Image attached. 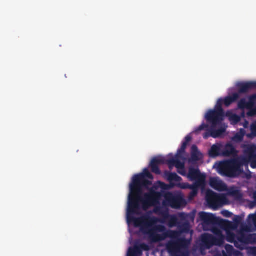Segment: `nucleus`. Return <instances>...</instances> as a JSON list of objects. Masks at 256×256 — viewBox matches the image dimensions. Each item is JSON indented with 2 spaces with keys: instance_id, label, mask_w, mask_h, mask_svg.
Instances as JSON below:
<instances>
[{
  "instance_id": "nucleus-2",
  "label": "nucleus",
  "mask_w": 256,
  "mask_h": 256,
  "mask_svg": "<svg viewBox=\"0 0 256 256\" xmlns=\"http://www.w3.org/2000/svg\"><path fill=\"white\" fill-rule=\"evenodd\" d=\"M146 178L153 180L154 176L147 168H145L142 173L136 174L132 178L130 184V192L128 196L140 198L142 193V188H148L152 184V181Z\"/></svg>"
},
{
  "instance_id": "nucleus-17",
  "label": "nucleus",
  "mask_w": 256,
  "mask_h": 256,
  "mask_svg": "<svg viewBox=\"0 0 256 256\" xmlns=\"http://www.w3.org/2000/svg\"><path fill=\"white\" fill-rule=\"evenodd\" d=\"M210 184L212 188L220 192L226 190L227 188L225 184L216 178H212L210 181Z\"/></svg>"
},
{
  "instance_id": "nucleus-35",
  "label": "nucleus",
  "mask_w": 256,
  "mask_h": 256,
  "mask_svg": "<svg viewBox=\"0 0 256 256\" xmlns=\"http://www.w3.org/2000/svg\"><path fill=\"white\" fill-rule=\"evenodd\" d=\"M248 223L252 224L256 228V214H250L248 216Z\"/></svg>"
},
{
  "instance_id": "nucleus-54",
  "label": "nucleus",
  "mask_w": 256,
  "mask_h": 256,
  "mask_svg": "<svg viewBox=\"0 0 256 256\" xmlns=\"http://www.w3.org/2000/svg\"><path fill=\"white\" fill-rule=\"evenodd\" d=\"M254 83L256 84V85L254 86V88H256V82H254Z\"/></svg>"
},
{
  "instance_id": "nucleus-19",
  "label": "nucleus",
  "mask_w": 256,
  "mask_h": 256,
  "mask_svg": "<svg viewBox=\"0 0 256 256\" xmlns=\"http://www.w3.org/2000/svg\"><path fill=\"white\" fill-rule=\"evenodd\" d=\"M225 249L226 252L222 250V256H244L242 252L235 250L231 245L226 244Z\"/></svg>"
},
{
  "instance_id": "nucleus-3",
  "label": "nucleus",
  "mask_w": 256,
  "mask_h": 256,
  "mask_svg": "<svg viewBox=\"0 0 256 256\" xmlns=\"http://www.w3.org/2000/svg\"><path fill=\"white\" fill-rule=\"evenodd\" d=\"M133 246L130 247L127 252V256H140L142 251H148L152 250V254L156 255L157 252L162 254L164 251L163 244L161 243L162 241H148V244L140 243V241H135Z\"/></svg>"
},
{
  "instance_id": "nucleus-36",
  "label": "nucleus",
  "mask_w": 256,
  "mask_h": 256,
  "mask_svg": "<svg viewBox=\"0 0 256 256\" xmlns=\"http://www.w3.org/2000/svg\"><path fill=\"white\" fill-rule=\"evenodd\" d=\"M244 130L242 129L240 134H236L234 136V140L236 142H241L244 136Z\"/></svg>"
},
{
  "instance_id": "nucleus-45",
  "label": "nucleus",
  "mask_w": 256,
  "mask_h": 256,
  "mask_svg": "<svg viewBox=\"0 0 256 256\" xmlns=\"http://www.w3.org/2000/svg\"><path fill=\"white\" fill-rule=\"evenodd\" d=\"M162 212V208L160 206H156L154 209V212L157 214H160Z\"/></svg>"
},
{
  "instance_id": "nucleus-49",
  "label": "nucleus",
  "mask_w": 256,
  "mask_h": 256,
  "mask_svg": "<svg viewBox=\"0 0 256 256\" xmlns=\"http://www.w3.org/2000/svg\"><path fill=\"white\" fill-rule=\"evenodd\" d=\"M178 172L180 174H181L182 176H184L186 175V171H185V170H184V168L183 169L178 170Z\"/></svg>"
},
{
  "instance_id": "nucleus-40",
  "label": "nucleus",
  "mask_w": 256,
  "mask_h": 256,
  "mask_svg": "<svg viewBox=\"0 0 256 256\" xmlns=\"http://www.w3.org/2000/svg\"><path fill=\"white\" fill-rule=\"evenodd\" d=\"M242 220V218L240 216H236L233 218L234 224H236L237 227L240 224Z\"/></svg>"
},
{
  "instance_id": "nucleus-28",
  "label": "nucleus",
  "mask_w": 256,
  "mask_h": 256,
  "mask_svg": "<svg viewBox=\"0 0 256 256\" xmlns=\"http://www.w3.org/2000/svg\"><path fill=\"white\" fill-rule=\"evenodd\" d=\"M198 242V241H196ZM202 242L206 248H207L208 250H210L211 248H212L214 246H220L225 241H200Z\"/></svg>"
},
{
  "instance_id": "nucleus-5",
  "label": "nucleus",
  "mask_w": 256,
  "mask_h": 256,
  "mask_svg": "<svg viewBox=\"0 0 256 256\" xmlns=\"http://www.w3.org/2000/svg\"><path fill=\"white\" fill-rule=\"evenodd\" d=\"M166 249L170 256H189L188 247L192 241H168Z\"/></svg>"
},
{
  "instance_id": "nucleus-20",
  "label": "nucleus",
  "mask_w": 256,
  "mask_h": 256,
  "mask_svg": "<svg viewBox=\"0 0 256 256\" xmlns=\"http://www.w3.org/2000/svg\"><path fill=\"white\" fill-rule=\"evenodd\" d=\"M166 162L170 170L172 169L174 166H176L178 170L183 169L184 167V163L181 162L178 158H172L166 160Z\"/></svg>"
},
{
  "instance_id": "nucleus-24",
  "label": "nucleus",
  "mask_w": 256,
  "mask_h": 256,
  "mask_svg": "<svg viewBox=\"0 0 256 256\" xmlns=\"http://www.w3.org/2000/svg\"><path fill=\"white\" fill-rule=\"evenodd\" d=\"M208 154L211 158H216L222 155L220 145L218 144L212 145L208 152Z\"/></svg>"
},
{
  "instance_id": "nucleus-50",
  "label": "nucleus",
  "mask_w": 256,
  "mask_h": 256,
  "mask_svg": "<svg viewBox=\"0 0 256 256\" xmlns=\"http://www.w3.org/2000/svg\"><path fill=\"white\" fill-rule=\"evenodd\" d=\"M250 252L252 256H256V247L252 248Z\"/></svg>"
},
{
  "instance_id": "nucleus-21",
  "label": "nucleus",
  "mask_w": 256,
  "mask_h": 256,
  "mask_svg": "<svg viewBox=\"0 0 256 256\" xmlns=\"http://www.w3.org/2000/svg\"><path fill=\"white\" fill-rule=\"evenodd\" d=\"M238 152L232 144H227L224 150L222 152V155L224 156H235Z\"/></svg>"
},
{
  "instance_id": "nucleus-39",
  "label": "nucleus",
  "mask_w": 256,
  "mask_h": 256,
  "mask_svg": "<svg viewBox=\"0 0 256 256\" xmlns=\"http://www.w3.org/2000/svg\"><path fill=\"white\" fill-rule=\"evenodd\" d=\"M228 242L230 243H234V245L237 246V244L240 243H244L245 244H256V241H228Z\"/></svg>"
},
{
  "instance_id": "nucleus-10",
  "label": "nucleus",
  "mask_w": 256,
  "mask_h": 256,
  "mask_svg": "<svg viewBox=\"0 0 256 256\" xmlns=\"http://www.w3.org/2000/svg\"><path fill=\"white\" fill-rule=\"evenodd\" d=\"M245 156L241 158L242 166L248 165L250 162L252 168H256V145L248 146L244 152Z\"/></svg>"
},
{
  "instance_id": "nucleus-18",
  "label": "nucleus",
  "mask_w": 256,
  "mask_h": 256,
  "mask_svg": "<svg viewBox=\"0 0 256 256\" xmlns=\"http://www.w3.org/2000/svg\"><path fill=\"white\" fill-rule=\"evenodd\" d=\"M256 84L254 82H240L238 84V94H245L249 90L254 89Z\"/></svg>"
},
{
  "instance_id": "nucleus-13",
  "label": "nucleus",
  "mask_w": 256,
  "mask_h": 256,
  "mask_svg": "<svg viewBox=\"0 0 256 256\" xmlns=\"http://www.w3.org/2000/svg\"><path fill=\"white\" fill-rule=\"evenodd\" d=\"M215 238L208 234H204L198 240H225V236L222 233V230L218 228H213L212 230Z\"/></svg>"
},
{
  "instance_id": "nucleus-26",
  "label": "nucleus",
  "mask_w": 256,
  "mask_h": 256,
  "mask_svg": "<svg viewBox=\"0 0 256 256\" xmlns=\"http://www.w3.org/2000/svg\"><path fill=\"white\" fill-rule=\"evenodd\" d=\"M225 116L228 118L230 121L234 124H237L240 120V118L239 116L233 114L230 111L226 112Z\"/></svg>"
},
{
  "instance_id": "nucleus-27",
  "label": "nucleus",
  "mask_w": 256,
  "mask_h": 256,
  "mask_svg": "<svg viewBox=\"0 0 256 256\" xmlns=\"http://www.w3.org/2000/svg\"><path fill=\"white\" fill-rule=\"evenodd\" d=\"M165 175L167 177V179L170 182H180L182 180V178L178 176L175 172H165Z\"/></svg>"
},
{
  "instance_id": "nucleus-7",
  "label": "nucleus",
  "mask_w": 256,
  "mask_h": 256,
  "mask_svg": "<svg viewBox=\"0 0 256 256\" xmlns=\"http://www.w3.org/2000/svg\"><path fill=\"white\" fill-rule=\"evenodd\" d=\"M140 195L138 200V204H142V208L146 210L150 206H156L160 204V200L162 198V194L160 192H156L150 188L148 192L144 194L143 197Z\"/></svg>"
},
{
  "instance_id": "nucleus-47",
  "label": "nucleus",
  "mask_w": 256,
  "mask_h": 256,
  "mask_svg": "<svg viewBox=\"0 0 256 256\" xmlns=\"http://www.w3.org/2000/svg\"><path fill=\"white\" fill-rule=\"evenodd\" d=\"M198 194V192L196 190H192V192H190V198H194V196H196Z\"/></svg>"
},
{
  "instance_id": "nucleus-4",
  "label": "nucleus",
  "mask_w": 256,
  "mask_h": 256,
  "mask_svg": "<svg viewBox=\"0 0 256 256\" xmlns=\"http://www.w3.org/2000/svg\"><path fill=\"white\" fill-rule=\"evenodd\" d=\"M242 166L241 159H231L221 162L218 166V172L222 176L235 178L243 172Z\"/></svg>"
},
{
  "instance_id": "nucleus-25",
  "label": "nucleus",
  "mask_w": 256,
  "mask_h": 256,
  "mask_svg": "<svg viewBox=\"0 0 256 256\" xmlns=\"http://www.w3.org/2000/svg\"><path fill=\"white\" fill-rule=\"evenodd\" d=\"M192 137L190 135H188L184 138V140L182 142V146L178 150L176 156L178 158L180 156L185 152L188 143L190 142Z\"/></svg>"
},
{
  "instance_id": "nucleus-6",
  "label": "nucleus",
  "mask_w": 256,
  "mask_h": 256,
  "mask_svg": "<svg viewBox=\"0 0 256 256\" xmlns=\"http://www.w3.org/2000/svg\"><path fill=\"white\" fill-rule=\"evenodd\" d=\"M225 112L221 107L220 102L216 104L214 110H209L205 116L207 122L210 124L212 128H215L224 120Z\"/></svg>"
},
{
  "instance_id": "nucleus-42",
  "label": "nucleus",
  "mask_w": 256,
  "mask_h": 256,
  "mask_svg": "<svg viewBox=\"0 0 256 256\" xmlns=\"http://www.w3.org/2000/svg\"><path fill=\"white\" fill-rule=\"evenodd\" d=\"M212 137V129L210 128V130L204 132L203 134V138L204 139H208L209 137Z\"/></svg>"
},
{
  "instance_id": "nucleus-31",
  "label": "nucleus",
  "mask_w": 256,
  "mask_h": 256,
  "mask_svg": "<svg viewBox=\"0 0 256 256\" xmlns=\"http://www.w3.org/2000/svg\"><path fill=\"white\" fill-rule=\"evenodd\" d=\"M198 244L196 243V246H194V248H193V250H198L202 255H205V251L208 249L207 248H206L204 244L202 242L201 243L199 244L198 246Z\"/></svg>"
},
{
  "instance_id": "nucleus-46",
  "label": "nucleus",
  "mask_w": 256,
  "mask_h": 256,
  "mask_svg": "<svg viewBox=\"0 0 256 256\" xmlns=\"http://www.w3.org/2000/svg\"><path fill=\"white\" fill-rule=\"evenodd\" d=\"M223 215L226 218H230L232 216V214L228 210H224L222 212Z\"/></svg>"
},
{
  "instance_id": "nucleus-37",
  "label": "nucleus",
  "mask_w": 256,
  "mask_h": 256,
  "mask_svg": "<svg viewBox=\"0 0 256 256\" xmlns=\"http://www.w3.org/2000/svg\"><path fill=\"white\" fill-rule=\"evenodd\" d=\"M226 227L224 228V230H236L237 228L236 224H234V223H232L231 222H226Z\"/></svg>"
},
{
  "instance_id": "nucleus-33",
  "label": "nucleus",
  "mask_w": 256,
  "mask_h": 256,
  "mask_svg": "<svg viewBox=\"0 0 256 256\" xmlns=\"http://www.w3.org/2000/svg\"><path fill=\"white\" fill-rule=\"evenodd\" d=\"M226 238L225 240H236V234L230 230H226Z\"/></svg>"
},
{
  "instance_id": "nucleus-57",
  "label": "nucleus",
  "mask_w": 256,
  "mask_h": 256,
  "mask_svg": "<svg viewBox=\"0 0 256 256\" xmlns=\"http://www.w3.org/2000/svg\"><path fill=\"white\" fill-rule=\"evenodd\" d=\"M255 192H256V191H254Z\"/></svg>"
},
{
  "instance_id": "nucleus-30",
  "label": "nucleus",
  "mask_w": 256,
  "mask_h": 256,
  "mask_svg": "<svg viewBox=\"0 0 256 256\" xmlns=\"http://www.w3.org/2000/svg\"><path fill=\"white\" fill-rule=\"evenodd\" d=\"M212 129V128H211ZM226 132V128H220L218 130H215L212 128V138H217L222 136Z\"/></svg>"
},
{
  "instance_id": "nucleus-52",
  "label": "nucleus",
  "mask_w": 256,
  "mask_h": 256,
  "mask_svg": "<svg viewBox=\"0 0 256 256\" xmlns=\"http://www.w3.org/2000/svg\"><path fill=\"white\" fill-rule=\"evenodd\" d=\"M183 227H184V228H183V230H186V228H187V227H188V224H184V226H183Z\"/></svg>"
},
{
  "instance_id": "nucleus-1",
  "label": "nucleus",
  "mask_w": 256,
  "mask_h": 256,
  "mask_svg": "<svg viewBox=\"0 0 256 256\" xmlns=\"http://www.w3.org/2000/svg\"><path fill=\"white\" fill-rule=\"evenodd\" d=\"M138 200L137 197L128 196L126 211V221L128 225L133 224L135 227H140L141 232L148 236V240H165L167 238L170 240H192V238H178V233L176 231L166 230L162 225H156L159 220L155 216L144 215L135 218L134 215L140 210Z\"/></svg>"
},
{
  "instance_id": "nucleus-9",
  "label": "nucleus",
  "mask_w": 256,
  "mask_h": 256,
  "mask_svg": "<svg viewBox=\"0 0 256 256\" xmlns=\"http://www.w3.org/2000/svg\"><path fill=\"white\" fill-rule=\"evenodd\" d=\"M168 204L173 208H180L186 205V202L182 195L180 194H174L168 192L165 196Z\"/></svg>"
},
{
  "instance_id": "nucleus-29",
  "label": "nucleus",
  "mask_w": 256,
  "mask_h": 256,
  "mask_svg": "<svg viewBox=\"0 0 256 256\" xmlns=\"http://www.w3.org/2000/svg\"><path fill=\"white\" fill-rule=\"evenodd\" d=\"M170 228L176 226L178 224V219L174 215H171L166 222Z\"/></svg>"
},
{
  "instance_id": "nucleus-32",
  "label": "nucleus",
  "mask_w": 256,
  "mask_h": 256,
  "mask_svg": "<svg viewBox=\"0 0 256 256\" xmlns=\"http://www.w3.org/2000/svg\"><path fill=\"white\" fill-rule=\"evenodd\" d=\"M162 216V219L159 220L158 222H160L161 223H165L168 220L170 216H171L169 214L168 212V210H164L163 211L161 214H160Z\"/></svg>"
},
{
  "instance_id": "nucleus-53",
  "label": "nucleus",
  "mask_w": 256,
  "mask_h": 256,
  "mask_svg": "<svg viewBox=\"0 0 256 256\" xmlns=\"http://www.w3.org/2000/svg\"><path fill=\"white\" fill-rule=\"evenodd\" d=\"M214 256H222V255L221 254H218L215 255Z\"/></svg>"
},
{
  "instance_id": "nucleus-55",
  "label": "nucleus",
  "mask_w": 256,
  "mask_h": 256,
  "mask_svg": "<svg viewBox=\"0 0 256 256\" xmlns=\"http://www.w3.org/2000/svg\"><path fill=\"white\" fill-rule=\"evenodd\" d=\"M130 244H132V241H130Z\"/></svg>"
},
{
  "instance_id": "nucleus-48",
  "label": "nucleus",
  "mask_w": 256,
  "mask_h": 256,
  "mask_svg": "<svg viewBox=\"0 0 256 256\" xmlns=\"http://www.w3.org/2000/svg\"><path fill=\"white\" fill-rule=\"evenodd\" d=\"M252 196V198L254 200L253 203L254 204H256V192H254L252 194L250 195Z\"/></svg>"
},
{
  "instance_id": "nucleus-14",
  "label": "nucleus",
  "mask_w": 256,
  "mask_h": 256,
  "mask_svg": "<svg viewBox=\"0 0 256 256\" xmlns=\"http://www.w3.org/2000/svg\"><path fill=\"white\" fill-rule=\"evenodd\" d=\"M165 164H166V159L164 158L162 156L155 157L152 160L150 166L152 172L156 174H160L161 172L159 166Z\"/></svg>"
},
{
  "instance_id": "nucleus-12",
  "label": "nucleus",
  "mask_w": 256,
  "mask_h": 256,
  "mask_svg": "<svg viewBox=\"0 0 256 256\" xmlns=\"http://www.w3.org/2000/svg\"><path fill=\"white\" fill-rule=\"evenodd\" d=\"M199 217L204 226L216 224L220 221V219L214 214L204 212L199 213Z\"/></svg>"
},
{
  "instance_id": "nucleus-16",
  "label": "nucleus",
  "mask_w": 256,
  "mask_h": 256,
  "mask_svg": "<svg viewBox=\"0 0 256 256\" xmlns=\"http://www.w3.org/2000/svg\"><path fill=\"white\" fill-rule=\"evenodd\" d=\"M240 98V94L238 93H234L230 96H228L224 98H219L216 104H218L220 102L221 107L222 104H224L226 106H229L232 104L236 102Z\"/></svg>"
},
{
  "instance_id": "nucleus-44",
  "label": "nucleus",
  "mask_w": 256,
  "mask_h": 256,
  "mask_svg": "<svg viewBox=\"0 0 256 256\" xmlns=\"http://www.w3.org/2000/svg\"><path fill=\"white\" fill-rule=\"evenodd\" d=\"M205 185H198L196 182L195 184L190 186L191 189L192 190H196L197 192L198 191V188L200 186L203 187Z\"/></svg>"
},
{
  "instance_id": "nucleus-11",
  "label": "nucleus",
  "mask_w": 256,
  "mask_h": 256,
  "mask_svg": "<svg viewBox=\"0 0 256 256\" xmlns=\"http://www.w3.org/2000/svg\"><path fill=\"white\" fill-rule=\"evenodd\" d=\"M188 178L191 180L196 182L198 185H205L206 176L202 174L198 168L190 167L188 170Z\"/></svg>"
},
{
  "instance_id": "nucleus-56",
  "label": "nucleus",
  "mask_w": 256,
  "mask_h": 256,
  "mask_svg": "<svg viewBox=\"0 0 256 256\" xmlns=\"http://www.w3.org/2000/svg\"><path fill=\"white\" fill-rule=\"evenodd\" d=\"M254 124L256 125V121L254 122Z\"/></svg>"
},
{
  "instance_id": "nucleus-15",
  "label": "nucleus",
  "mask_w": 256,
  "mask_h": 256,
  "mask_svg": "<svg viewBox=\"0 0 256 256\" xmlns=\"http://www.w3.org/2000/svg\"><path fill=\"white\" fill-rule=\"evenodd\" d=\"M256 102V94L248 96V102H247L245 98L241 99L238 102V107L240 109L250 108L254 107Z\"/></svg>"
},
{
  "instance_id": "nucleus-23",
  "label": "nucleus",
  "mask_w": 256,
  "mask_h": 256,
  "mask_svg": "<svg viewBox=\"0 0 256 256\" xmlns=\"http://www.w3.org/2000/svg\"><path fill=\"white\" fill-rule=\"evenodd\" d=\"M191 156L190 161L191 162H196L200 160L201 153L198 151L196 146L193 145L191 148Z\"/></svg>"
},
{
  "instance_id": "nucleus-43",
  "label": "nucleus",
  "mask_w": 256,
  "mask_h": 256,
  "mask_svg": "<svg viewBox=\"0 0 256 256\" xmlns=\"http://www.w3.org/2000/svg\"><path fill=\"white\" fill-rule=\"evenodd\" d=\"M250 130L252 136H256V125L252 123L250 126Z\"/></svg>"
},
{
  "instance_id": "nucleus-51",
  "label": "nucleus",
  "mask_w": 256,
  "mask_h": 256,
  "mask_svg": "<svg viewBox=\"0 0 256 256\" xmlns=\"http://www.w3.org/2000/svg\"><path fill=\"white\" fill-rule=\"evenodd\" d=\"M160 184L162 188H164L166 186V185L162 182H160Z\"/></svg>"
},
{
  "instance_id": "nucleus-22",
  "label": "nucleus",
  "mask_w": 256,
  "mask_h": 256,
  "mask_svg": "<svg viewBox=\"0 0 256 256\" xmlns=\"http://www.w3.org/2000/svg\"><path fill=\"white\" fill-rule=\"evenodd\" d=\"M249 231V228L246 226H242L238 232L240 236L237 238L236 240H256V236H250L246 238H244V232Z\"/></svg>"
},
{
  "instance_id": "nucleus-41",
  "label": "nucleus",
  "mask_w": 256,
  "mask_h": 256,
  "mask_svg": "<svg viewBox=\"0 0 256 256\" xmlns=\"http://www.w3.org/2000/svg\"><path fill=\"white\" fill-rule=\"evenodd\" d=\"M249 110L247 112V115L248 116H253L256 115V111L254 108V107H252L250 108H247Z\"/></svg>"
},
{
  "instance_id": "nucleus-38",
  "label": "nucleus",
  "mask_w": 256,
  "mask_h": 256,
  "mask_svg": "<svg viewBox=\"0 0 256 256\" xmlns=\"http://www.w3.org/2000/svg\"><path fill=\"white\" fill-rule=\"evenodd\" d=\"M208 126L207 124L202 123L201 125H200L198 127L195 129L194 132L196 134H198L200 132L204 130L206 128H208Z\"/></svg>"
},
{
  "instance_id": "nucleus-8",
  "label": "nucleus",
  "mask_w": 256,
  "mask_h": 256,
  "mask_svg": "<svg viewBox=\"0 0 256 256\" xmlns=\"http://www.w3.org/2000/svg\"><path fill=\"white\" fill-rule=\"evenodd\" d=\"M206 200L210 208L216 210L224 205L226 198L224 194H217L212 190H208L206 192Z\"/></svg>"
},
{
  "instance_id": "nucleus-34",
  "label": "nucleus",
  "mask_w": 256,
  "mask_h": 256,
  "mask_svg": "<svg viewBox=\"0 0 256 256\" xmlns=\"http://www.w3.org/2000/svg\"><path fill=\"white\" fill-rule=\"evenodd\" d=\"M248 223L252 224L256 228V214H250L248 216Z\"/></svg>"
}]
</instances>
